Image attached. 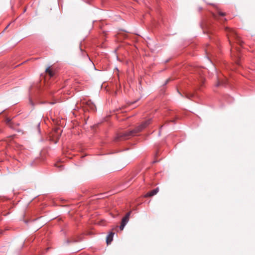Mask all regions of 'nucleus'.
<instances>
[{
	"mask_svg": "<svg viewBox=\"0 0 255 255\" xmlns=\"http://www.w3.org/2000/svg\"><path fill=\"white\" fill-rule=\"evenodd\" d=\"M151 119H149L144 122L133 130L119 132L115 137V140H127L129 139L130 137L134 136L137 133L140 132L149 125L151 123Z\"/></svg>",
	"mask_w": 255,
	"mask_h": 255,
	"instance_id": "obj_1",
	"label": "nucleus"
},
{
	"mask_svg": "<svg viewBox=\"0 0 255 255\" xmlns=\"http://www.w3.org/2000/svg\"><path fill=\"white\" fill-rule=\"evenodd\" d=\"M130 215V212H128V213H127L126 216L122 219L121 225L120 226V229H121V230H123L124 229L125 226L128 222Z\"/></svg>",
	"mask_w": 255,
	"mask_h": 255,
	"instance_id": "obj_2",
	"label": "nucleus"
},
{
	"mask_svg": "<svg viewBox=\"0 0 255 255\" xmlns=\"http://www.w3.org/2000/svg\"><path fill=\"white\" fill-rule=\"evenodd\" d=\"M158 191H159V188H156L152 190V191L147 192L145 195V197H148L153 196L156 195L158 192Z\"/></svg>",
	"mask_w": 255,
	"mask_h": 255,
	"instance_id": "obj_3",
	"label": "nucleus"
},
{
	"mask_svg": "<svg viewBox=\"0 0 255 255\" xmlns=\"http://www.w3.org/2000/svg\"><path fill=\"white\" fill-rule=\"evenodd\" d=\"M226 30L227 32H228V36L229 37V36H231L232 35H233V36H234V37H238L237 34L234 30L231 29L230 28H228V27H226Z\"/></svg>",
	"mask_w": 255,
	"mask_h": 255,
	"instance_id": "obj_4",
	"label": "nucleus"
},
{
	"mask_svg": "<svg viewBox=\"0 0 255 255\" xmlns=\"http://www.w3.org/2000/svg\"><path fill=\"white\" fill-rule=\"evenodd\" d=\"M46 72L48 73L50 77H52L55 75L56 71L54 70L52 67H48L46 69Z\"/></svg>",
	"mask_w": 255,
	"mask_h": 255,
	"instance_id": "obj_5",
	"label": "nucleus"
},
{
	"mask_svg": "<svg viewBox=\"0 0 255 255\" xmlns=\"http://www.w3.org/2000/svg\"><path fill=\"white\" fill-rule=\"evenodd\" d=\"M86 104L87 106L92 111H95L96 110V106L91 101L86 102Z\"/></svg>",
	"mask_w": 255,
	"mask_h": 255,
	"instance_id": "obj_6",
	"label": "nucleus"
},
{
	"mask_svg": "<svg viewBox=\"0 0 255 255\" xmlns=\"http://www.w3.org/2000/svg\"><path fill=\"white\" fill-rule=\"evenodd\" d=\"M227 84V80L226 79H222L220 80L218 79V81L216 85L217 87H218L220 85L225 86Z\"/></svg>",
	"mask_w": 255,
	"mask_h": 255,
	"instance_id": "obj_7",
	"label": "nucleus"
},
{
	"mask_svg": "<svg viewBox=\"0 0 255 255\" xmlns=\"http://www.w3.org/2000/svg\"><path fill=\"white\" fill-rule=\"evenodd\" d=\"M114 233L113 232H111L107 237V244L108 245L111 244L112 241H113V238L114 236Z\"/></svg>",
	"mask_w": 255,
	"mask_h": 255,
	"instance_id": "obj_8",
	"label": "nucleus"
},
{
	"mask_svg": "<svg viewBox=\"0 0 255 255\" xmlns=\"http://www.w3.org/2000/svg\"><path fill=\"white\" fill-rule=\"evenodd\" d=\"M218 14H219V16H223L224 15H225V13L221 12V11L219 12Z\"/></svg>",
	"mask_w": 255,
	"mask_h": 255,
	"instance_id": "obj_9",
	"label": "nucleus"
},
{
	"mask_svg": "<svg viewBox=\"0 0 255 255\" xmlns=\"http://www.w3.org/2000/svg\"><path fill=\"white\" fill-rule=\"evenodd\" d=\"M68 243L70 242V241L69 240L67 241ZM77 240H72L71 241H70V242H77Z\"/></svg>",
	"mask_w": 255,
	"mask_h": 255,
	"instance_id": "obj_10",
	"label": "nucleus"
},
{
	"mask_svg": "<svg viewBox=\"0 0 255 255\" xmlns=\"http://www.w3.org/2000/svg\"><path fill=\"white\" fill-rule=\"evenodd\" d=\"M55 166L58 167H61L62 166L61 165H58V164H55Z\"/></svg>",
	"mask_w": 255,
	"mask_h": 255,
	"instance_id": "obj_11",
	"label": "nucleus"
},
{
	"mask_svg": "<svg viewBox=\"0 0 255 255\" xmlns=\"http://www.w3.org/2000/svg\"><path fill=\"white\" fill-rule=\"evenodd\" d=\"M208 60H209V61L210 62H211V63H213V61H212L210 59H209V58H208Z\"/></svg>",
	"mask_w": 255,
	"mask_h": 255,
	"instance_id": "obj_12",
	"label": "nucleus"
},
{
	"mask_svg": "<svg viewBox=\"0 0 255 255\" xmlns=\"http://www.w3.org/2000/svg\"><path fill=\"white\" fill-rule=\"evenodd\" d=\"M214 18H216V19H217V18H217V15H214Z\"/></svg>",
	"mask_w": 255,
	"mask_h": 255,
	"instance_id": "obj_13",
	"label": "nucleus"
},
{
	"mask_svg": "<svg viewBox=\"0 0 255 255\" xmlns=\"http://www.w3.org/2000/svg\"><path fill=\"white\" fill-rule=\"evenodd\" d=\"M169 80H170V79H168V80H167L166 83H167Z\"/></svg>",
	"mask_w": 255,
	"mask_h": 255,
	"instance_id": "obj_14",
	"label": "nucleus"
}]
</instances>
